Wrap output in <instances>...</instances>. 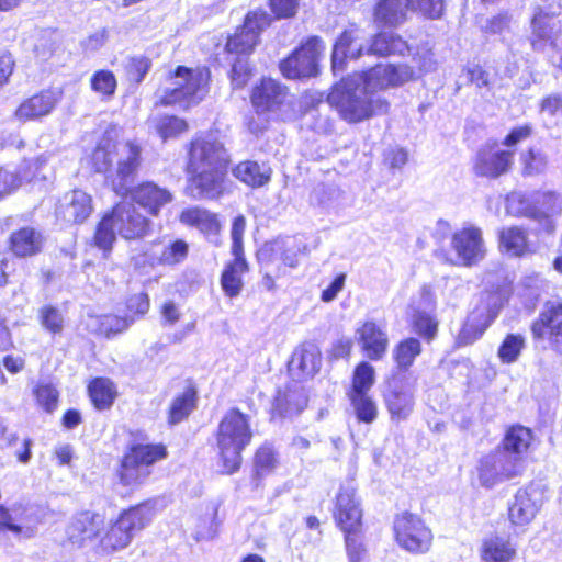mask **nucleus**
Segmentation results:
<instances>
[{"mask_svg": "<svg viewBox=\"0 0 562 562\" xmlns=\"http://www.w3.org/2000/svg\"><path fill=\"white\" fill-rule=\"evenodd\" d=\"M362 72L353 74L341 80L328 95V102L347 122H361L387 110V102L373 95L374 91L367 87Z\"/></svg>", "mask_w": 562, "mask_h": 562, "instance_id": "obj_2", "label": "nucleus"}, {"mask_svg": "<svg viewBox=\"0 0 562 562\" xmlns=\"http://www.w3.org/2000/svg\"><path fill=\"white\" fill-rule=\"evenodd\" d=\"M134 321L135 318L133 316L120 317L116 315H102L91 317L88 326L92 330L110 337L112 335L125 331L134 323Z\"/></svg>", "mask_w": 562, "mask_h": 562, "instance_id": "obj_42", "label": "nucleus"}, {"mask_svg": "<svg viewBox=\"0 0 562 562\" xmlns=\"http://www.w3.org/2000/svg\"><path fill=\"white\" fill-rule=\"evenodd\" d=\"M251 438L249 417L236 408L229 409L221 419L216 431V447L225 473L231 474L239 469L241 452Z\"/></svg>", "mask_w": 562, "mask_h": 562, "instance_id": "obj_4", "label": "nucleus"}, {"mask_svg": "<svg viewBox=\"0 0 562 562\" xmlns=\"http://www.w3.org/2000/svg\"><path fill=\"white\" fill-rule=\"evenodd\" d=\"M195 407V392L191 389L186 390L176 396L169 408V423L177 424L189 416Z\"/></svg>", "mask_w": 562, "mask_h": 562, "instance_id": "obj_48", "label": "nucleus"}, {"mask_svg": "<svg viewBox=\"0 0 562 562\" xmlns=\"http://www.w3.org/2000/svg\"><path fill=\"white\" fill-rule=\"evenodd\" d=\"M277 454L271 447L262 446L258 449L255 464L260 473H268L277 465Z\"/></svg>", "mask_w": 562, "mask_h": 562, "instance_id": "obj_57", "label": "nucleus"}, {"mask_svg": "<svg viewBox=\"0 0 562 562\" xmlns=\"http://www.w3.org/2000/svg\"><path fill=\"white\" fill-rule=\"evenodd\" d=\"M61 98L58 89L43 90L24 100L15 110L14 117L19 122L35 121L48 115Z\"/></svg>", "mask_w": 562, "mask_h": 562, "instance_id": "obj_21", "label": "nucleus"}, {"mask_svg": "<svg viewBox=\"0 0 562 562\" xmlns=\"http://www.w3.org/2000/svg\"><path fill=\"white\" fill-rule=\"evenodd\" d=\"M321 367V353L312 345H302L295 349L289 362V370L299 379L313 376Z\"/></svg>", "mask_w": 562, "mask_h": 562, "instance_id": "obj_29", "label": "nucleus"}, {"mask_svg": "<svg viewBox=\"0 0 562 562\" xmlns=\"http://www.w3.org/2000/svg\"><path fill=\"white\" fill-rule=\"evenodd\" d=\"M535 340H548L551 349L562 356V304L547 306L531 324Z\"/></svg>", "mask_w": 562, "mask_h": 562, "instance_id": "obj_15", "label": "nucleus"}, {"mask_svg": "<svg viewBox=\"0 0 562 562\" xmlns=\"http://www.w3.org/2000/svg\"><path fill=\"white\" fill-rule=\"evenodd\" d=\"M383 401L393 422L407 419L415 405L413 385L405 378L389 379L383 392Z\"/></svg>", "mask_w": 562, "mask_h": 562, "instance_id": "obj_13", "label": "nucleus"}, {"mask_svg": "<svg viewBox=\"0 0 562 562\" xmlns=\"http://www.w3.org/2000/svg\"><path fill=\"white\" fill-rule=\"evenodd\" d=\"M363 34L357 27L342 32L337 40L331 54V67L335 74L342 72L347 63L357 60L364 53Z\"/></svg>", "mask_w": 562, "mask_h": 562, "instance_id": "obj_20", "label": "nucleus"}, {"mask_svg": "<svg viewBox=\"0 0 562 562\" xmlns=\"http://www.w3.org/2000/svg\"><path fill=\"white\" fill-rule=\"evenodd\" d=\"M451 247L457 256L454 263L460 266H474L486 255L482 231L472 225L464 226L452 235Z\"/></svg>", "mask_w": 562, "mask_h": 562, "instance_id": "obj_12", "label": "nucleus"}, {"mask_svg": "<svg viewBox=\"0 0 562 562\" xmlns=\"http://www.w3.org/2000/svg\"><path fill=\"white\" fill-rule=\"evenodd\" d=\"M525 348V338L521 335L509 334L498 348V357L504 363L515 362Z\"/></svg>", "mask_w": 562, "mask_h": 562, "instance_id": "obj_51", "label": "nucleus"}, {"mask_svg": "<svg viewBox=\"0 0 562 562\" xmlns=\"http://www.w3.org/2000/svg\"><path fill=\"white\" fill-rule=\"evenodd\" d=\"M540 505V494L536 488L518 490L508 508L510 521L516 526L528 525L536 517Z\"/></svg>", "mask_w": 562, "mask_h": 562, "instance_id": "obj_25", "label": "nucleus"}, {"mask_svg": "<svg viewBox=\"0 0 562 562\" xmlns=\"http://www.w3.org/2000/svg\"><path fill=\"white\" fill-rule=\"evenodd\" d=\"M288 101V90L273 79H262L251 93V103L257 113L277 112Z\"/></svg>", "mask_w": 562, "mask_h": 562, "instance_id": "obj_22", "label": "nucleus"}, {"mask_svg": "<svg viewBox=\"0 0 562 562\" xmlns=\"http://www.w3.org/2000/svg\"><path fill=\"white\" fill-rule=\"evenodd\" d=\"M476 471L480 484L491 488L515 477L520 472V468L510 454L496 449L480 459Z\"/></svg>", "mask_w": 562, "mask_h": 562, "instance_id": "obj_10", "label": "nucleus"}, {"mask_svg": "<svg viewBox=\"0 0 562 562\" xmlns=\"http://www.w3.org/2000/svg\"><path fill=\"white\" fill-rule=\"evenodd\" d=\"M179 221L186 226L198 228L207 237L217 236L221 229L217 215L200 206L184 209L179 215Z\"/></svg>", "mask_w": 562, "mask_h": 562, "instance_id": "obj_30", "label": "nucleus"}, {"mask_svg": "<svg viewBox=\"0 0 562 562\" xmlns=\"http://www.w3.org/2000/svg\"><path fill=\"white\" fill-rule=\"evenodd\" d=\"M21 186V177L8 169H0V199L10 194Z\"/></svg>", "mask_w": 562, "mask_h": 562, "instance_id": "obj_61", "label": "nucleus"}, {"mask_svg": "<svg viewBox=\"0 0 562 562\" xmlns=\"http://www.w3.org/2000/svg\"><path fill=\"white\" fill-rule=\"evenodd\" d=\"M151 519L153 510L145 505L123 510L100 531L97 552L109 555L126 549Z\"/></svg>", "mask_w": 562, "mask_h": 562, "instance_id": "obj_5", "label": "nucleus"}, {"mask_svg": "<svg viewBox=\"0 0 562 562\" xmlns=\"http://www.w3.org/2000/svg\"><path fill=\"white\" fill-rule=\"evenodd\" d=\"M521 172L527 177H535L546 172L548 156L535 148H529L520 155Z\"/></svg>", "mask_w": 562, "mask_h": 562, "instance_id": "obj_46", "label": "nucleus"}, {"mask_svg": "<svg viewBox=\"0 0 562 562\" xmlns=\"http://www.w3.org/2000/svg\"><path fill=\"white\" fill-rule=\"evenodd\" d=\"M150 227L151 222L133 203L121 202L98 224L94 244L98 248L110 251L116 235L127 240L140 239L150 232Z\"/></svg>", "mask_w": 562, "mask_h": 562, "instance_id": "obj_3", "label": "nucleus"}, {"mask_svg": "<svg viewBox=\"0 0 562 562\" xmlns=\"http://www.w3.org/2000/svg\"><path fill=\"white\" fill-rule=\"evenodd\" d=\"M355 340L362 355L372 361L382 360L390 345L385 324L374 319H367L358 324L355 329Z\"/></svg>", "mask_w": 562, "mask_h": 562, "instance_id": "obj_11", "label": "nucleus"}, {"mask_svg": "<svg viewBox=\"0 0 562 562\" xmlns=\"http://www.w3.org/2000/svg\"><path fill=\"white\" fill-rule=\"evenodd\" d=\"M307 404V397L304 390L293 384L288 386L284 391H280L274 398L273 415L278 414L281 417L292 416L301 413Z\"/></svg>", "mask_w": 562, "mask_h": 562, "instance_id": "obj_31", "label": "nucleus"}, {"mask_svg": "<svg viewBox=\"0 0 562 562\" xmlns=\"http://www.w3.org/2000/svg\"><path fill=\"white\" fill-rule=\"evenodd\" d=\"M479 553L482 562H512L517 549L508 537L491 535L482 540Z\"/></svg>", "mask_w": 562, "mask_h": 562, "instance_id": "obj_27", "label": "nucleus"}, {"mask_svg": "<svg viewBox=\"0 0 562 562\" xmlns=\"http://www.w3.org/2000/svg\"><path fill=\"white\" fill-rule=\"evenodd\" d=\"M396 542L412 553L427 552L431 546L432 533L416 515L404 513L394 521Z\"/></svg>", "mask_w": 562, "mask_h": 562, "instance_id": "obj_8", "label": "nucleus"}, {"mask_svg": "<svg viewBox=\"0 0 562 562\" xmlns=\"http://www.w3.org/2000/svg\"><path fill=\"white\" fill-rule=\"evenodd\" d=\"M348 397L359 422L371 424L376 419L378 405L369 393L348 394Z\"/></svg>", "mask_w": 562, "mask_h": 562, "instance_id": "obj_44", "label": "nucleus"}, {"mask_svg": "<svg viewBox=\"0 0 562 562\" xmlns=\"http://www.w3.org/2000/svg\"><path fill=\"white\" fill-rule=\"evenodd\" d=\"M506 211L513 216L533 220L535 213L532 194L522 192L509 193L506 198Z\"/></svg>", "mask_w": 562, "mask_h": 562, "instance_id": "obj_49", "label": "nucleus"}, {"mask_svg": "<svg viewBox=\"0 0 562 562\" xmlns=\"http://www.w3.org/2000/svg\"><path fill=\"white\" fill-rule=\"evenodd\" d=\"M407 50L406 42L393 32L378 34L366 49L367 54L386 56L391 54L402 55Z\"/></svg>", "mask_w": 562, "mask_h": 562, "instance_id": "obj_39", "label": "nucleus"}, {"mask_svg": "<svg viewBox=\"0 0 562 562\" xmlns=\"http://www.w3.org/2000/svg\"><path fill=\"white\" fill-rule=\"evenodd\" d=\"M44 237L33 227H23L10 236V250L18 257L33 256L41 251Z\"/></svg>", "mask_w": 562, "mask_h": 562, "instance_id": "obj_33", "label": "nucleus"}, {"mask_svg": "<svg viewBox=\"0 0 562 562\" xmlns=\"http://www.w3.org/2000/svg\"><path fill=\"white\" fill-rule=\"evenodd\" d=\"M151 122L156 133L164 142L176 138L188 131V123L177 116L155 117Z\"/></svg>", "mask_w": 562, "mask_h": 562, "instance_id": "obj_45", "label": "nucleus"}, {"mask_svg": "<svg viewBox=\"0 0 562 562\" xmlns=\"http://www.w3.org/2000/svg\"><path fill=\"white\" fill-rule=\"evenodd\" d=\"M188 252L189 245L182 239H177L165 246L156 259L161 265L173 266L183 261Z\"/></svg>", "mask_w": 562, "mask_h": 562, "instance_id": "obj_52", "label": "nucleus"}, {"mask_svg": "<svg viewBox=\"0 0 562 562\" xmlns=\"http://www.w3.org/2000/svg\"><path fill=\"white\" fill-rule=\"evenodd\" d=\"M533 436L529 428L516 426L508 429L503 439V449L501 452H507L512 458L516 459L517 465L520 468V461L529 451Z\"/></svg>", "mask_w": 562, "mask_h": 562, "instance_id": "obj_34", "label": "nucleus"}, {"mask_svg": "<svg viewBox=\"0 0 562 562\" xmlns=\"http://www.w3.org/2000/svg\"><path fill=\"white\" fill-rule=\"evenodd\" d=\"M414 329L424 338L431 340L437 335L438 322L425 312H416L413 317Z\"/></svg>", "mask_w": 562, "mask_h": 562, "instance_id": "obj_54", "label": "nucleus"}, {"mask_svg": "<svg viewBox=\"0 0 562 562\" xmlns=\"http://www.w3.org/2000/svg\"><path fill=\"white\" fill-rule=\"evenodd\" d=\"M228 157L222 143L210 137L191 142L188 169L227 168Z\"/></svg>", "mask_w": 562, "mask_h": 562, "instance_id": "obj_16", "label": "nucleus"}, {"mask_svg": "<svg viewBox=\"0 0 562 562\" xmlns=\"http://www.w3.org/2000/svg\"><path fill=\"white\" fill-rule=\"evenodd\" d=\"M35 396L41 406L52 412L57 406L58 392L50 384H42L35 390Z\"/></svg>", "mask_w": 562, "mask_h": 562, "instance_id": "obj_60", "label": "nucleus"}, {"mask_svg": "<svg viewBox=\"0 0 562 562\" xmlns=\"http://www.w3.org/2000/svg\"><path fill=\"white\" fill-rule=\"evenodd\" d=\"M374 383L375 370L373 366L367 361H361L353 370L351 387L348 394L369 393Z\"/></svg>", "mask_w": 562, "mask_h": 562, "instance_id": "obj_43", "label": "nucleus"}, {"mask_svg": "<svg viewBox=\"0 0 562 562\" xmlns=\"http://www.w3.org/2000/svg\"><path fill=\"white\" fill-rule=\"evenodd\" d=\"M540 111L550 117L562 115V94L553 93L542 99Z\"/></svg>", "mask_w": 562, "mask_h": 562, "instance_id": "obj_63", "label": "nucleus"}, {"mask_svg": "<svg viewBox=\"0 0 562 562\" xmlns=\"http://www.w3.org/2000/svg\"><path fill=\"white\" fill-rule=\"evenodd\" d=\"M422 352V345L416 338H406L393 350V358L400 369H408Z\"/></svg>", "mask_w": 562, "mask_h": 562, "instance_id": "obj_47", "label": "nucleus"}, {"mask_svg": "<svg viewBox=\"0 0 562 562\" xmlns=\"http://www.w3.org/2000/svg\"><path fill=\"white\" fill-rule=\"evenodd\" d=\"M227 168L188 169V194L194 199H216L224 191Z\"/></svg>", "mask_w": 562, "mask_h": 562, "instance_id": "obj_18", "label": "nucleus"}, {"mask_svg": "<svg viewBox=\"0 0 562 562\" xmlns=\"http://www.w3.org/2000/svg\"><path fill=\"white\" fill-rule=\"evenodd\" d=\"M269 24L270 16L262 10H255L246 15L241 27L248 32L255 33L257 37H259V33Z\"/></svg>", "mask_w": 562, "mask_h": 562, "instance_id": "obj_56", "label": "nucleus"}, {"mask_svg": "<svg viewBox=\"0 0 562 562\" xmlns=\"http://www.w3.org/2000/svg\"><path fill=\"white\" fill-rule=\"evenodd\" d=\"M91 212V196L81 190H74L66 193L56 209L57 217L69 224L85 222L90 216Z\"/></svg>", "mask_w": 562, "mask_h": 562, "instance_id": "obj_23", "label": "nucleus"}, {"mask_svg": "<svg viewBox=\"0 0 562 562\" xmlns=\"http://www.w3.org/2000/svg\"><path fill=\"white\" fill-rule=\"evenodd\" d=\"M272 12L279 19L293 16L299 7V0H270Z\"/></svg>", "mask_w": 562, "mask_h": 562, "instance_id": "obj_62", "label": "nucleus"}, {"mask_svg": "<svg viewBox=\"0 0 562 562\" xmlns=\"http://www.w3.org/2000/svg\"><path fill=\"white\" fill-rule=\"evenodd\" d=\"M233 175L245 184L251 188L262 187L269 182L270 169L256 161L246 160L239 162L234 169Z\"/></svg>", "mask_w": 562, "mask_h": 562, "instance_id": "obj_37", "label": "nucleus"}, {"mask_svg": "<svg viewBox=\"0 0 562 562\" xmlns=\"http://www.w3.org/2000/svg\"><path fill=\"white\" fill-rule=\"evenodd\" d=\"M245 229L246 220L243 215H238L235 217L231 231L233 256L244 255L243 237Z\"/></svg>", "mask_w": 562, "mask_h": 562, "instance_id": "obj_59", "label": "nucleus"}, {"mask_svg": "<svg viewBox=\"0 0 562 562\" xmlns=\"http://www.w3.org/2000/svg\"><path fill=\"white\" fill-rule=\"evenodd\" d=\"M499 249L510 257H522L530 254L528 233L520 226L505 227L499 232Z\"/></svg>", "mask_w": 562, "mask_h": 562, "instance_id": "obj_32", "label": "nucleus"}, {"mask_svg": "<svg viewBox=\"0 0 562 562\" xmlns=\"http://www.w3.org/2000/svg\"><path fill=\"white\" fill-rule=\"evenodd\" d=\"M533 220L541 221L553 216L562 211V198L553 191H543L532 193Z\"/></svg>", "mask_w": 562, "mask_h": 562, "instance_id": "obj_41", "label": "nucleus"}, {"mask_svg": "<svg viewBox=\"0 0 562 562\" xmlns=\"http://www.w3.org/2000/svg\"><path fill=\"white\" fill-rule=\"evenodd\" d=\"M209 78L206 68L179 66L168 86L160 91L159 103L179 105L182 109L198 104L207 93Z\"/></svg>", "mask_w": 562, "mask_h": 562, "instance_id": "obj_6", "label": "nucleus"}, {"mask_svg": "<svg viewBox=\"0 0 562 562\" xmlns=\"http://www.w3.org/2000/svg\"><path fill=\"white\" fill-rule=\"evenodd\" d=\"M91 168L105 175L108 183L121 195L127 194L142 164V148L134 142L117 143L105 135L87 158Z\"/></svg>", "mask_w": 562, "mask_h": 562, "instance_id": "obj_1", "label": "nucleus"}, {"mask_svg": "<svg viewBox=\"0 0 562 562\" xmlns=\"http://www.w3.org/2000/svg\"><path fill=\"white\" fill-rule=\"evenodd\" d=\"M166 457L160 445H136L124 456L119 471L120 481L125 486L143 484L150 475V465Z\"/></svg>", "mask_w": 562, "mask_h": 562, "instance_id": "obj_7", "label": "nucleus"}, {"mask_svg": "<svg viewBox=\"0 0 562 562\" xmlns=\"http://www.w3.org/2000/svg\"><path fill=\"white\" fill-rule=\"evenodd\" d=\"M304 250L305 246L301 241L289 237L266 244L259 251V258L271 262L282 261L285 266L295 268Z\"/></svg>", "mask_w": 562, "mask_h": 562, "instance_id": "obj_24", "label": "nucleus"}, {"mask_svg": "<svg viewBox=\"0 0 562 562\" xmlns=\"http://www.w3.org/2000/svg\"><path fill=\"white\" fill-rule=\"evenodd\" d=\"M88 390L93 405L99 411L110 408L117 395L114 383L106 378L94 379Z\"/></svg>", "mask_w": 562, "mask_h": 562, "instance_id": "obj_40", "label": "nucleus"}, {"mask_svg": "<svg viewBox=\"0 0 562 562\" xmlns=\"http://www.w3.org/2000/svg\"><path fill=\"white\" fill-rule=\"evenodd\" d=\"M412 9L418 10L430 19L440 18L443 11L442 0H409Z\"/></svg>", "mask_w": 562, "mask_h": 562, "instance_id": "obj_58", "label": "nucleus"}, {"mask_svg": "<svg viewBox=\"0 0 562 562\" xmlns=\"http://www.w3.org/2000/svg\"><path fill=\"white\" fill-rule=\"evenodd\" d=\"M362 74L363 82L372 91L400 87L418 78L415 69L406 64H380Z\"/></svg>", "mask_w": 562, "mask_h": 562, "instance_id": "obj_14", "label": "nucleus"}, {"mask_svg": "<svg viewBox=\"0 0 562 562\" xmlns=\"http://www.w3.org/2000/svg\"><path fill=\"white\" fill-rule=\"evenodd\" d=\"M128 192H131L133 201L153 216H157L160 209L170 203L173 198L167 189L154 182H144L134 189L130 188Z\"/></svg>", "mask_w": 562, "mask_h": 562, "instance_id": "obj_26", "label": "nucleus"}, {"mask_svg": "<svg viewBox=\"0 0 562 562\" xmlns=\"http://www.w3.org/2000/svg\"><path fill=\"white\" fill-rule=\"evenodd\" d=\"M40 319L43 327L49 333L57 334L63 330L64 317L61 313L53 306H44L40 311Z\"/></svg>", "mask_w": 562, "mask_h": 562, "instance_id": "obj_55", "label": "nucleus"}, {"mask_svg": "<svg viewBox=\"0 0 562 562\" xmlns=\"http://www.w3.org/2000/svg\"><path fill=\"white\" fill-rule=\"evenodd\" d=\"M409 0H378L374 8V18L386 25H396L406 18Z\"/></svg>", "mask_w": 562, "mask_h": 562, "instance_id": "obj_38", "label": "nucleus"}, {"mask_svg": "<svg viewBox=\"0 0 562 562\" xmlns=\"http://www.w3.org/2000/svg\"><path fill=\"white\" fill-rule=\"evenodd\" d=\"M334 518L347 533H359L362 528V508L352 486H341L336 496Z\"/></svg>", "mask_w": 562, "mask_h": 562, "instance_id": "obj_17", "label": "nucleus"}, {"mask_svg": "<svg viewBox=\"0 0 562 562\" xmlns=\"http://www.w3.org/2000/svg\"><path fill=\"white\" fill-rule=\"evenodd\" d=\"M103 526V518L99 514L82 512L75 516L67 527V535L75 543L98 538Z\"/></svg>", "mask_w": 562, "mask_h": 562, "instance_id": "obj_28", "label": "nucleus"}, {"mask_svg": "<svg viewBox=\"0 0 562 562\" xmlns=\"http://www.w3.org/2000/svg\"><path fill=\"white\" fill-rule=\"evenodd\" d=\"M90 82L94 92L106 98H110L114 94L117 86L114 74L105 69L94 72Z\"/></svg>", "mask_w": 562, "mask_h": 562, "instance_id": "obj_53", "label": "nucleus"}, {"mask_svg": "<svg viewBox=\"0 0 562 562\" xmlns=\"http://www.w3.org/2000/svg\"><path fill=\"white\" fill-rule=\"evenodd\" d=\"M258 43V37L255 33L248 32L240 27L226 43V49L235 54H248Z\"/></svg>", "mask_w": 562, "mask_h": 562, "instance_id": "obj_50", "label": "nucleus"}, {"mask_svg": "<svg viewBox=\"0 0 562 562\" xmlns=\"http://www.w3.org/2000/svg\"><path fill=\"white\" fill-rule=\"evenodd\" d=\"M247 271L248 265L244 255L234 256V260L225 266L221 278V285L227 296L236 297L240 294L244 285L243 276Z\"/></svg>", "mask_w": 562, "mask_h": 562, "instance_id": "obj_35", "label": "nucleus"}, {"mask_svg": "<svg viewBox=\"0 0 562 562\" xmlns=\"http://www.w3.org/2000/svg\"><path fill=\"white\" fill-rule=\"evenodd\" d=\"M493 317L494 316L485 315L481 310L473 311L463 324L456 344L459 347L473 344L483 335Z\"/></svg>", "mask_w": 562, "mask_h": 562, "instance_id": "obj_36", "label": "nucleus"}, {"mask_svg": "<svg viewBox=\"0 0 562 562\" xmlns=\"http://www.w3.org/2000/svg\"><path fill=\"white\" fill-rule=\"evenodd\" d=\"M514 155V150H503L496 146H484L477 151L474 171L477 176L497 178L510 169Z\"/></svg>", "mask_w": 562, "mask_h": 562, "instance_id": "obj_19", "label": "nucleus"}, {"mask_svg": "<svg viewBox=\"0 0 562 562\" xmlns=\"http://www.w3.org/2000/svg\"><path fill=\"white\" fill-rule=\"evenodd\" d=\"M358 533L346 535V548L349 558V562H361L366 557V549L362 543L357 539Z\"/></svg>", "mask_w": 562, "mask_h": 562, "instance_id": "obj_64", "label": "nucleus"}, {"mask_svg": "<svg viewBox=\"0 0 562 562\" xmlns=\"http://www.w3.org/2000/svg\"><path fill=\"white\" fill-rule=\"evenodd\" d=\"M321 38L313 36L291 56L280 63V70L286 78L297 79L313 77L317 74V63L324 52Z\"/></svg>", "mask_w": 562, "mask_h": 562, "instance_id": "obj_9", "label": "nucleus"}]
</instances>
